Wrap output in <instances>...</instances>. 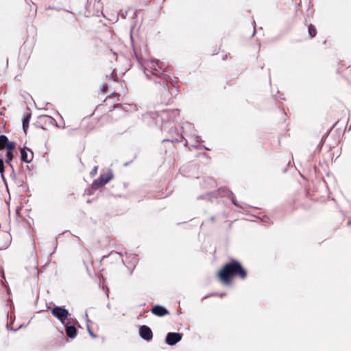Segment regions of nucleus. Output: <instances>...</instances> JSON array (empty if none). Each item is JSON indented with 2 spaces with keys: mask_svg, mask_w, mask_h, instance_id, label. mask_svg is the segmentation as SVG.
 I'll return each instance as SVG.
<instances>
[{
  "mask_svg": "<svg viewBox=\"0 0 351 351\" xmlns=\"http://www.w3.org/2000/svg\"><path fill=\"white\" fill-rule=\"evenodd\" d=\"M105 111L106 105L97 106L92 117H86L81 121L78 129L82 133L86 134L95 128V119H98L101 124L104 125L117 121L126 114L119 104L113 105L112 109L109 110L104 115H101Z\"/></svg>",
  "mask_w": 351,
  "mask_h": 351,
  "instance_id": "1",
  "label": "nucleus"
},
{
  "mask_svg": "<svg viewBox=\"0 0 351 351\" xmlns=\"http://www.w3.org/2000/svg\"><path fill=\"white\" fill-rule=\"evenodd\" d=\"M217 278L224 285H230L234 278L245 280L247 272L240 262L232 259L224 264L217 273Z\"/></svg>",
  "mask_w": 351,
  "mask_h": 351,
  "instance_id": "2",
  "label": "nucleus"
},
{
  "mask_svg": "<svg viewBox=\"0 0 351 351\" xmlns=\"http://www.w3.org/2000/svg\"><path fill=\"white\" fill-rule=\"evenodd\" d=\"M144 67L145 71L149 72L153 75L162 77L163 80L162 82H158L159 85L161 86L162 95L165 97L169 99L171 93L168 88L167 82H170L171 77L166 64L156 60H149L145 61Z\"/></svg>",
  "mask_w": 351,
  "mask_h": 351,
  "instance_id": "3",
  "label": "nucleus"
},
{
  "mask_svg": "<svg viewBox=\"0 0 351 351\" xmlns=\"http://www.w3.org/2000/svg\"><path fill=\"white\" fill-rule=\"evenodd\" d=\"M114 178L112 170L108 169L107 172L102 173L100 176L95 180L92 184V188L95 190L99 189L109 182Z\"/></svg>",
  "mask_w": 351,
  "mask_h": 351,
  "instance_id": "4",
  "label": "nucleus"
},
{
  "mask_svg": "<svg viewBox=\"0 0 351 351\" xmlns=\"http://www.w3.org/2000/svg\"><path fill=\"white\" fill-rule=\"evenodd\" d=\"M52 315L58 318L62 324L64 323L65 320L69 315L68 310L62 306H56L51 309Z\"/></svg>",
  "mask_w": 351,
  "mask_h": 351,
  "instance_id": "5",
  "label": "nucleus"
},
{
  "mask_svg": "<svg viewBox=\"0 0 351 351\" xmlns=\"http://www.w3.org/2000/svg\"><path fill=\"white\" fill-rule=\"evenodd\" d=\"M16 148L14 142H10L5 135H0V150L6 149L9 151H14Z\"/></svg>",
  "mask_w": 351,
  "mask_h": 351,
  "instance_id": "6",
  "label": "nucleus"
},
{
  "mask_svg": "<svg viewBox=\"0 0 351 351\" xmlns=\"http://www.w3.org/2000/svg\"><path fill=\"white\" fill-rule=\"evenodd\" d=\"M182 338V334L178 332H169L166 337V343L169 346H173Z\"/></svg>",
  "mask_w": 351,
  "mask_h": 351,
  "instance_id": "7",
  "label": "nucleus"
},
{
  "mask_svg": "<svg viewBox=\"0 0 351 351\" xmlns=\"http://www.w3.org/2000/svg\"><path fill=\"white\" fill-rule=\"evenodd\" d=\"M140 336L146 341H150L153 338V332L149 327L143 325L139 328Z\"/></svg>",
  "mask_w": 351,
  "mask_h": 351,
  "instance_id": "8",
  "label": "nucleus"
},
{
  "mask_svg": "<svg viewBox=\"0 0 351 351\" xmlns=\"http://www.w3.org/2000/svg\"><path fill=\"white\" fill-rule=\"evenodd\" d=\"M151 311L154 315L158 317H162L169 314V311L165 307L160 305L154 306Z\"/></svg>",
  "mask_w": 351,
  "mask_h": 351,
  "instance_id": "9",
  "label": "nucleus"
},
{
  "mask_svg": "<svg viewBox=\"0 0 351 351\" xmlns=\"http://www.w3.org/2000/svg\"><path fill=\"white\" fill-rule=\"evenodd\" d=\"M337 70L339 73L342 74L346 77H348L351 75V66L350 65L346 66V64H341Z\"/></svg>",
  "mask_w": 351,
  "mask_h": 351,
  "instance_id": "10",
  "label": "nucleus"
},
{
  "mask_svg": "<svg viewBox=\"0 0 351 351\" xmlns=\"http://www.w3.org/2000/svg\"><path fill=\"white\" fill-rule=\"evenodd\" d=\"M28 150L30 151V152H31L30 156H29L27 154L25 149H21V160L23 162H25L27 163H29L32 160V158H33V152L30 149H28Z\"/></svg>",
  "mask_w": 351,
  "mask_h": 351,
  "instance_id": "11",
  "label": "nucleus"
},
{
  "mask_svg": "<svg viewBox=\"0 0 351 351\" xmlns=\"http://www.w3.org/2000/svg\"><path fill=\"white\" fill-rule=\"evenodd\" d=\"M65 331L69 338H74L77 335L76 328L73 325H66Z\"/></svg>",
  "mask_w": 351,
  "mask_h": 351,
  "instance_id": "12",
  "label": "nucleus"
},
{
  "mask_svg": "<svg viewBox=\"0 0 351 351\" xmlns=\"http://www.w3.org/2000/svg\"><path fill=\"white\" fill-rule=\"evenodd\" d=\"M30 118H31V114H28L23 119V130H24L25 133L27 132V128L29 127V122Z\"/></svg>",
  "mask_w": 351,
  "mask_h": 351,
  "instance_id": "13",
  "label": "nucleus"
},
{
  "mask_svg": "<svg viewBox=\"0 0 351 351\" xmlns=\"http://www.w3.org/2000/svg\"><path fill=\"white\" fill-rule=\"evenodd\" d=\"M308 32L311 38H314L317 34V29L313 25L310 24L308 27Z\"/></svg>",
  "mask_w": 351,
  "mask_h": 351,
  "instance_id": "14",
  "label": "nucleus"
},
{
  "mask_svg": "<svg viewBox=\"0 0 351 351\" xmlns=\"http://www.w3.org/2000/svg\"><path fill=\"white\" fill-rule=\"evenodd\" d=\"M14 155L12 154V151L8 150L5 154V162L8 164H10V161L12 160Z\"/></svg>",
  "mask_w": 351,
  "mask_h": 351,
  "instance_id": "15",
  "label": "nucleus"
},
{
  "mask_svg": "<svg viewBox=\"0 0 351 351\" xmlns=\"http://www.w3.org/2000/svg\"><path fill=\"white\" fill-rule=\"evenodd\" d=\"M109 88H112V85L110 84H108V83H105V84H102V86H101V87L100 88V90L103 93H106L108 92Z\"/></svg>",
  "mask_w": 351,
  "mask_h": 351,
  "instance_id": "16",
  "label": "nucleus"
},
{
  "mask_svg": "<svg viewBox=\"0 0 351 351\" xmlns=\"http://www.w3.org/2000/svg\"><path fill=\"white\" fill-rule=\"evenodd\" d=\"M106 80L109 82H118V81L115 79L114 72H112L110 76H106Z\"/></svg>",
  "mask_w": 351,
  "mask_h": 351,
  "instance_id": "17",
  "label": "nucleus"
},
{
  "mask_svg": "<svg viewBox=\"0 0 351 351\" xmlns=\"http://www.w3.org/2000/svg\"><path fill=\"white\" fill-rule=\"evenodd\" d=\"M119 93H117L115 92H114L113 93H112L110 95H109L108 97H106V99H108V98H115L117 99V101H119Z\"/></svg>",
  "mask_w": 351,
  "mask_h": 351,
  "instance_id": "18",
  "label": "nucleus"
},
{
  "mask_svg": "<svg viewBox=\"0 0 351 351\" xmlns=\"http://www.w3.org/2000/svg\"><path fill=\"white\" fill-rule=\"evenodd\" d=\"M4 172V164L2 159H0V173H3Z\"/></svg>",
  "mask_w": 351,
  "mask_h": 351,
  "instance_id": "19",
  "label": "nucleus"
},
{
  "mask_svg": "<svg viewBox=\"0 0 351 351\" xmlns=\"http://www.w3.org/2000/svg\"><path fill=\"white\" fill-rule=\"evenodd\" d=\"M97 169H98V167L97 166H95L93 168V169L92 170L90 174L93 175V176L95 175L97 173Z\"/></svg>",
  "mask_w": 351,
  "mask_h": 351,
  "instance_id": "20",
  "label": "nucleus"
},
{
  "mask_svg": "<svg viewBox=\"0 0 351 351\" xmlns=\"http://www.w3.org/2000/svg\"><path fill=\"white\" fill-rule=\"evenodd\" d=\"M88 332H89L90 335L91 337H93V338L96 337V335L90 329H88Z\"/></svg>",
  "mask_w": 351,
  "mask_h": 351,
  "instance_id": "21",
  "label": "nucleus"
},
{
  "mask_svg": "<svg viewBox=\"0 0 351 351\" xmlns=\"http://www.w3.org/2000/svg\"><path fill=\"white\" fill-rule=\"evenodd\" d=\"M232 203L236 205L235 200L232 199Z\"/></svg>",
  "mask_w": 351,
  "mask_h": 351,
  "instance_id": "22",
  "label": "nucleus"
}]
</instances>
